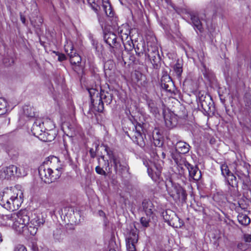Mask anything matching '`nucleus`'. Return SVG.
Segmentation results:
<instances>
[{
  "instance_id": "6",
  "label": "nucleus",
  "mask_w": 251,
  "mask_h": 251,
  "mask_svg": "<svg viewBox=\"0 0 251 251\" xmlns=\"http://www.w3.org/2000/svg\"><path fill=\"white\" fill-rule=\"evenodd\" d=\"M39 175L41 179L46 183H50L59 178L58 174H55L48 166L43 163L39 167Z\"/></svg>"
},
{
  "instance_id": "49",
  "label": "nucleus",
  "mask_w": 251,
  "mask_h": 251,
  "mask_svg": "<svg viewBox=\"0 0 251 251\" xmlns=\"http://www.w3.org/2000/svg\"><path fill=\"white\" fill-rule=\"evenodd\" d=\"M21 20L22 21V22L24 24H25V17L23 16H21Z\"/></svg>"
},
{
  "instance_id": "44",
  "label": "nucleus",
  "mask_w": 251,
  "mask_h": 251,
  "mask_svg": "<svg viewBox=\"0 0 251 251\" xmlns=\"http://www.w3.org/2000/svg\"><path fill=\"white\" fill-rule=\"evenodd\" d=\"M246 109L247 112L250 115L251 114V102H247L246 104Z\"/></svg>"
},
{
  "instance_id": "5",
  "label": "nucleus",
  "mask_w": 251,
  "mask_h": 251,
  "mask_svg": "<svg viewBox=\"0 0 251 251\" xmlns=\"http://www.w3.org/2000/svg\"><path fill=\"white\" fill-rule=\"evenodd\" d=\"M168 194L174 199H179L185 201L187 198L185 190L179 184L169 181L166 184Z\"/></svg>"
},
{
  "instance_id": "15",
  "label": "nucleus",
  "mask_w": 251,
  "mask_h": 251,
  "mask_svg": "<svg viewBox=\"0 0 251 251\" xmlns=\"http://www.w3.org/2000/svg\"><path fill=\"white\" fill-rule=\"evenodd\" d=\"M135 130L133 131L134 135L132 136V139L135 143L140 147L144 148L145 147V142L140 130V129L142 130V128L140 125L135 126Z\"/></svg>"
},
{
  "instance_id": "24",
  "label": "nucleus",
  "mask_w": 251,
  "mask_h": 251,
  "mask_svg": "<svg viewBox=\"0 0 251 251\" xmlns=\"http://www.w3.org/2000/svg\"><path fill=\"white\" fill-rule=\"evenodd\" d=\"M144 46L145 45L143 46V49L141 50L140 52L138 53V55H139L140 53L145 54V56L151 61L152 64H156L157 61L159 60V53H158V55H154V54H151L149 52H147L146 49L145 48Z\"/></svg>"
},
{
  "instance_id": "7",
  "label": "nucleus",
  "mask_w": 251,
  "mask_h": 251,
  "mask_svg": "<svg viewBox=\"0 0 251 251\" xmlns=\"http://www.w3.org/2000/svg\"><path fill=\"white\" fill-rule=\"evenodd\" d=\"M157 158L154 157L153 161L144 160L143 164L147 168L149 176L154 181H156L159 178L161 172V167L157 166L155 162Z\"/></svg>"
},
{
  "instance_id": "11",
  "label": "nucleus",
  "mask_w": 251,
  "mask_h": 251,
  "mask_svg": "<svg viewBox=\"0 0 251 251\" xmlns=\"http://www.w3.org/2000/svg\"><path fill=\"white\" fill-rule=\"evenodd\" d=\"M45 220L40 216L34 215L30 222L26 225L25 230L27 229L31 235H35L38 227L44 224Z\"/></svg>"
},
{
  "instance_id": "19",
  "label": "nucleus",
  "mask_w": 251,
  "mask_h": 251,
  "mask_svg": "<svg viewBox=\"0 0 251 251\" xmlns=\"http://www.w3.org/2000/svg\"><path fill=\"white\" fill-rule=\"evenodd\" d=\"M118 33L121 37V39L124 44V42L126 41L127 43H129L131 41V38L129 37V31L126 28V26L122 25V27L118 29Z\"/></svg>"
},
{
  "instance_id": "26",
  "label": "nucleus",
  "mask_w": 251,
  "mask_h": 251,
  "mask_svg": "<svg viewBox=\"0 0 251 251\" xmlns=\"http://www.w3.org/2000/svg\"><path fill=\"white\" fill-rule=\"evenodd\" d=\"M12 213L9 215H2L0 217V225L2 226H11Z\"/></svg>"
},
{
  "instance_id": "39",
  "label": "nucleus",
  "mask_w": 251,
  "mask_h": 251,
  "mask_svg": "<svg viewBox=\"0 0 251 251\" xmlns=\"http://www.w3.org/2000/svg\"><path fill=\"white\" fill-rule=\"evenodd\" d=\"M88 91H89L90 96L91 98V102L93 103V102H94V100L93 97V96L95 95V94L96 93L97 95H98L99 94L98 91H96L94 89H90L88 90Z\"/></svg>"
},
{
  "instance_id": "16",
  "label": "nucleus",
  "mask_w": 251,
  "mask_h": 251,
  "mask_svg": "<svg viewBox=\"0 0 251 251\" xmlns=\"http://www.w3.org/2000/svg\"><path fill=\"white\" fill-rule=\"evenodd\" d=\"M65 50L67 53H68L70 56V62L72 65H76L80 63L81 58L80 56L73 49V47H70V52H69L66 47H65Z\"/></svg>"
},
{
  "instance_id": "3",
  "label": "nucleus",
  "mask_w": 251,
  "mask_h": 251,
  "mask_svg": "<svg viewBox=\"0 0 251 251\" xmlns=\"http://www.w3.org/2000/svg\"><path fill=\"white\" fill-rule=\"evenodd\" d=\"M11 226L17 232L21 233L25 231L26 225L29 222V217L25 211H20L12 213Z\"/></svg>"
},
{
  "instance_id": "37",
  "label": "nucleus",
  "mask_w": 251,
  "mask_h": 251,
  "mask_svg": "<svg viewBox=\"0 0 251 251\" xmlns=\"http://www.w3.org/2000/svg\"><path fill=\"white\" fill-rule=\"evenodd\" d=\"M96 0H87V2L91 8L96 12H98L99 6L95 2Z\"/></svg>"
},
{
  "instance_id": "13",
  "label": "nucleus",
  "mask_w": 251,
  "mask_h": 251,
  "mask_svg": "<svg viewBox=\"0 0 251 251\" xmlns=\"http://www.w3.org/2000/svg\"><path fill=\"white\" fill-rule=\"evenodd\" d=\"M15 174L19 176L21 174L18 172V168L16 166L10 165L2 168L0 171V178L1 179H8Z\"/></svg>"
},
{
  "instance_id": "43",
  "label": "nucleus",
  "mask_w": 251,
  "mask_h": 251,
  "mask_svg": "<svg viewBox=\"0 0 251 251\" xmlns=\"http://www.w3.org/2000/svg\"><path fill=\"white\" fill-rule=\"evenodd\" d=\"M64 211L65 212L66 211H70L71 212H73V215H75V214H77L78 213L76 212H75L74 209L72 207H66L64 208Z\"/></svg>"
},
{
  "instance_id": "32",
  "label": "nucleus",
  "mask_w": 251,
  "mask_h": 251,
  "mask_svg": "<svg viewBox=\"0 0 251 251\" xmlns=\"http://www.w3.org/2000/svg\"><path fill=\"white\" fill-rule=\"evenodd\" d=\"M143 207L146 214L147 215H151L152 213V204L150 201H143Z\"/></svg>"
},
{
  "instance_id": "50",
  "label": "nucleus",
  "mask_w": 251,
  "mask_h": 251,
  "mask_svg": "<svg viewBox=\"0 0 251 251\" xmlns=\"http://www.w3.org/2000/svg\"><path fill=\"white\" fill-rule=\"evenodd\" d=\"M98 19H99V21L101 25H103V23H104V22H103V21H102V20L100 17H99V16H98Z\"/></svg>"
},
{
  "instance_id": "45",
  "label": "nucleus",
  "mask_w": 251,
  "mask_h": 251,
  "mask_svg": "<svg viewBox=\"0 0 251 251\" xmlns=\"http://www.w3.org/2000/svg\"><path fill=\"white\" fill-rule=\"evenodd\" d=\"M65 215H66V216L67 217H68V218H70L69 221H71V222H74V223H77V221H75V220H74V218H73V215H72V213L69 214L68 212H67V213H66V212H65Z\"/></svg>"
},
{
  "instance_id": "8",
  "label": "nucleus",
  "mask_w": 251,
  "mask_h": 251,
  "mask_svg": "<svg viewBox=\"0 0 251 251\" xmlns=\"http://www.w3.org/2000/svg\"><path fill=\"white\" fill-rule=\"evenodd\" d=\"M44 163L48 166L55 174H58L59 178L63 172V165L57 157L55 156H49Z\"/></svg>"
},
{
  "instance_id": "56",
  "label": "nucleus",
  "mask_w": 251,
  "mask_h": 251,
  "mask_svg": "<svg viewBox=\"0 0 251 251\" xmlns=\"http://www.w3.org/2000/svg\"><path fill=\"white\" fill-rule=\"evenodd\" d=\"M98 147V145H96V148H97Z\"/></svg>"
},
{
  "instance_id": "41",
  "label": "nucleus",
  "mask_w": 251,
  "mask_h": 251,
  "mask_svg": "<svg viewBox=\"0 0 251 251\" xmlns=\"http://www.w3.org/2000/svg\"><path fill=\"white\" fill-rule=\"evenodd\" d=\"M96 172L98 174H100V175H105V171L103 170L102 168H100V166H97L96 167Z\"/></svg>"
},
{
  "instance_id": "17",
  "label": "nucleus",
  "mask_w": 251,
  "mask_h": 251,
  "mask_svg": "<svg viewBox=\"0 0 251 251\" xmlns=\"http://www.w3.org/2000/svg\"><path fill=\"white\" fill-rule=\"evenodd\" d=\"M190 146L187 143L183 141H178L176 145V152L172 153V157L173 158V154H185L187 153L190 150Z\"/></svg>"
},
{
  "instance_id": "12",
  "label": "nucleus",
  "mask_w": 251,
  "mask_h": 251,
  "mask_svg": "<svg viewBox=\"0 0 251 251\" xmlns=\"http://www.w3.org/2000/svg\"><path fill=\"white\" fill-rule=\"evenodd\" d=\"M163 115L165 125L168 128H172L176 125L177 116L173 112L164 111Z\"/></svg>"
},
{
  "instance_id": "23",
  "label": "nucleus",
  "mask_w": 251,
  "mask_h": 251,
  "mask_svg": "<svg viewBox=\"0 0 251 251\" xmlns=\"http://www.w3.org/2000/svg\"><path fill=\"white\" fill-rule=\"evenodd\" d=\"M152 138L153 139V143L155 146L160 147L163 145V142L161 139L162 138V136L160 134L159 130L155 128V129L152 132Z\"/></svg>"
},
{
  "instance_id": "10",
  "label": "nucleus",
  "mask_w": 251,
  "mask_h": 251,
  "mask_svg": "<svg viewBox=\"0 0 251 251\" xmlns=\"http://www.w3.org/2000/svg\"><path fill=\"white\" fill-rule=\"evenodd\" d=\"M163 219L169 225L175 227H180L182 225L181 220L176 215V213L171 210L168 209L162 213Z\"/></svg>"
},
{
  "instance_id": "22",
  "label": "nucleus",
  "mask_w": 251,
  "mask_h": 251,
  "mask_svg": "<svg viewBox=\"0 0 251 251\" xmlns=\"http://www.w3.org/2000/svg\"><path fill=\"white\" fill-rule=\"evenodd\" d=\"M190 17L191 21L195 30L197 32L199 31L200 32H201L202 31V27L199 17L194 14H191Z\"/></svg>"
},
{
  "instance_id": "25",
  "label": "nucleus",
  "mask_w": 251,
  "mask_h": 251,
  "mask_svg": "<svg viewBox=\"0 0 251 251\" xmlns=\"http://www.w3.org/2000/svg\"><path fill=\"white\" fill-rule=\"evenodd\" d=\"M102 8L107 17L109 18L113 17L114 12L113 11L111 6L108 0H103Z\"/></svg>"
},
{
  "instance_id": "9",
  "label": "nucleus",
  "mask_w": 251,
  "mask_h": 251,
  "mask_svg": "<svg viewBox=\"0 0 251 251\" xmlns=\"http://www.w3.org/2000/svg\"><path fill=\"white\" fill-rule=\"evenodd\" d=\"M105 151L109 156L110 161L113 163L116 172L122 173L128 171V165L126 162L121 161L118 157L114 156L108 147L105 146Z\"/></svg>"
},
{
  "instance_id": "20",
  "label": "nucleus",
  "mask_w": 251,
  "mask_h": 251,
  "mask_svg": "<svg viewBox=\"0 0 251 251\" xmlns=\"http://www.w3.org/2000/svg\"><path fill=\"white\" fill-rule=\"evenodd\" d=\"M173 83L170 76L164 75L161 79V85L162 88L167 91H171V87L173 86Z\"/></svg>"
},
{
  "instance_id": "31",
  "label": "nucleus",
  "mask_w": 251,
  "mask_h": 251,
  "mask_svg": "<svg viewBox=\"0 0 251 251\" xmlns=\"http://www.w3.org/2000/svg\"><path fill=\"white\" fill-rule=\"evenodd\" d=\"M237 218L239 223L243 226H247L251 222L250 218L244 214H239Z\"/></svg>"
},
{
  "instance_id": "34",
  "label": "nucleus",
  "mask_w": 251,
  "mask_h": 251,
  "mask_svg": "<svg viewBox=\"0 0 251 251\" xmlns=\"http://www.w3.org/2000/svg\"><path fill=\"white\" fill-rule=\"evenodd\" d=\"M148 49L146 50L147 52H149L151 54H154V55H158V50L157 46L156 44H153V45H149L148 43Z\"/></svg>"
},
{
  "instance_id": "28",
  "label": "nucleus",
  "mask_w": 251,
  "mask_h": 251,
  "mask_svg": "<svg viewBox=\"0 0 251 251\" xmlns=\"http://www.w3.org/2000/svg\"><path fill=\"white\" fill-rule=\"evenodd\" d=\"M146 102L148 106V108L151 113L155 115L158 112V108L154 100L151 99L147 98L146 100Z\"/></svg>"
},
{
  "instance_id": "35",
  "label": "nucleus",
  "mask_w": 251,
  "mask_h": 251,
  "mask_svg": "<svg viewBox=\"0 0 251 251\" xmlns=\"http://www.w3.org/2000/svg\"><path fill=\"white\" fill-rule=\"evenodd\" d=\"M174 71L176 76L179 78L181 76L182 73V65L179 62H177L174 67Z\"/></svg>"
},
{
  "instance_id": "30",
  "label": "nucleus",
  "mask_w": 251,
  "mask_h": 251,
  "mask_svg": "<svg viewBox=\"0 0 251 251\" xmlns=\"http://www.w3.org/2000/svg\"><path fill=\"white\" fill-rule=\"evenodd\" d=\"M229 185L234 187L237 186V180L236 176L231 173L225 177Z\"/></svg>"
},
{
  "instance_id": "47",
  "label": "nucleus",
  "mask_w": 251,
  "mask_h": 251,
  "mask_svg": "<svg viewBox=\"0 0 251 251\" xmlns=\"http://www.w3.org/2000/svg\"><path fill=\"white\" fill-rule=\"evenodd\" d=\"M58 59L59 61H62L66 59V56L63 54L59 53L58 54Z\"/></svg>"
},
{
  "instance_id": "33",
  "label": "nucleus",
  "mask_w": 251,
  "mask_h": 251,
  "mask_svg": "<svg viewBox=\"0 0 251 251\" xmlns=\"http://www.w3.org/2000/svg\"><path fill=\"white\" fill-rule=\"evenodd\" d=\"M7 111V102L5 99L0 98V115L6 113Z\"/></svg>"
},
{
  "instance_id": "2",
  "label": "nucleus",
  "mask_w": 251,
  "mask_h": 251,
  "mask_svg": "<svg viewBox=\"0 0 251 251\" xmlns=\"http://www.w3.org/2000/svg\"><path fill=\"white\" fill-rule=\"evenodd\" d=\"M173 159L178 167L182 169L184 166L187 169L190 178L195 181H198L201 178V171L198 167L194 166L187 162L185 158H182L181 156L176 153L173 154Z\"/></svg>"
},
{
  "instance_id": "40",
  "label": "nucleus",
  "mask_w": 251,
  "mask_h": 251,
  "mask_svg": "<svg viewBox=\"0 0 251 251\" xmlns=\"http://www.w3.org/2000/svg\"><path fill=\"white\" fill-rule=\"evenodd\" d=\"M13 251H27L26 248L23 245H18L14 249Z\"/></svg>"
},
{
  "instance_id": "54",
  "label": "nucleus",
  "mask_w": 251,
  "mask_h": 251,
  "mask_svg": "<svg viewBox=\"0 0 251 251\" xmlns=\"http://www.w3.org/2000/svg\"><path fill=\"white\" fill-rule=\"evenodd\" d=\"M99 212H100V215H102V214H103V211H100Z\"/></svg>"
},
{
  "instance_id": "38",
  "label": "nucleus",
  "mask_w": 251,
  "mask_h": 251,
  "mask_svg": "<svg viewBox=\"0 0 251 251\" xmlns=\"http://www.w3.org/2000/svg\"><path fill=\"white\" fill-rule=\"evenodd\" d=\"M150 222V219L148 217H142L140 219V223L142 226L144 227H148L149 226V223Z\"/></svg>"
},
{
  "instance_id": "55",
  "label": "nucleus",
  "mask_w": 251,
  "mask_h": 251,
  "mask_svg": "<svg viewBox=\"0 0 251 251\" xmlns=\"http://www.w3.org/2000/svg\"><path fill=\"white\" fill-rule=\"evenodd\" d=\"M135 50L136 52H137V50H139V48H137L135 49Z\"/></svg>"
},
{
  "instance_id": "14",
  "label": "nucleus",
  "mask_w": 251,
  "mask_h": 251,
  "mask_svg": "<svg viewBox=\"0 0 251 251\" xmlns=\"http://www.w3.org/2000/svg\"><path fill=\"white\" fill-rule=\"evenodd\" d=\"M138 235L134 231H130L126 238V247L127 251H136L135 244L137 243Z\"/></svg>"
},
{
  "instance_id": "1",
  "label": "nucleus",
  "mask_w": 251,
  "mask_h": 251,
  "mask_svg": "<svg viewBox=\"0 0 251 251\" xmlns=\"http://www.w3.org/2000/svg\"><path fill=\"white\" fill-rule=\"evenodd\" d=\"M22 189V187L20 185L4 189L0 194V205L9 211L18 209L23 202Z\"/></svg>"
},
{
  "instance_id": "46",
  "label": "nucleus",
  "mask_w": 251,
  "mask_h": 251,
  "mask_svg": "<svg viewBox=\"0 0 251 251\" xmlns=\"http://www.w3.org/2000/svg\"><path fill=\"white\" fill-rule=\"evenodd\" d=\"M102 95L99 99V110H102L103 109V102L102 101Z\"/></svg>"
},
{
  "instance_id": "36",
  "label": "nucleus",
  "mask_w": 251,
  "mask_h": 251,
  "mask_svg": "<svg viewBox=\"0 0 251 251\" xmlns=\"http://www.w3.org/2000/svg\"><path fill=\"white\" fill-rule=\"evenodd\" d=\"M220 169L221 174L224 177L231 173L226 164L222 163L221 164Z\"/></svg>"
},
{
  "instance_id": "52",
  "label": "nucleus",
  "mask_w": 251,
  "mask_h": 251,
  "mask_svg": "<svg viewBox=\"0 0 251 251\" xmlns=\"http://www.w3.org/2000/svg\"><path fill=\"white\" fill-rule=\"evenodd\" d=\"M157 152H155V154H156V158H157L158 157V151H157ZM153 154L154 155L155 154V153L153 152Z\"/></svg>"
},
{
  "instance_id": "29",
  "label": "nucleus",
  "mask_w": 251,
  "mask_h": 251,
  "mask_svg": "<svg viewBox=\"0 0 251 251\" xmlns=\"http://www.w3.org/2000/svg\"><path fill=\"white\" fill-rule=\"evenodd\" d=\"M62 129L67 136L73 137L75 135V133L73 132L74 130V128L67 123H65L62 125Z\"/></svg>"
},
{
  "instance_id": "21",
  "label": "nucleus",
  "mask_w": 251,
  "mask_h": 251,
  "mask_svg": "<svg viewBox=\"0 0 251 251\" xmlns=\"http://www.w3.org/2000/svg\"><path fill=\"white\" fill-rule=\"evenodd\" d=\"M190 17L191 21L195 30L197 32L199 31L200 32H201L202 31V27L199 17L194 14H191Z\"/></svg>"
},
{
  "instance_id": "18",
  "label": "nucleus",
  "mask_w": 251,
  "mask_h": 251,
  "mask_svg": "<svg viewBox=\"0 0 251 251\" xmlns=\"http://www.w3.org/2000/svg\"><path fill=\"white\" fill-rule=\"evenodd\" d=\"M103 38L105 43L112 49L117 44L116 35L113 32L105 33Z\"/></svg>"
},
{
  "instance_id": "27",
  "label": "nucleus",
  "mask_w": 251,
  "mask_h": 251,
  "mask_svg": "<svg viewBox=\"0 0 251 251\" xmlns=\"http://www.w3.org/2000/svg\"><path fill=\"white\" fill-rule=\"evenodd\" d=\"M92 44L95 50V53L97 56L100 57L103 51V46L94 40H92Z\"/></svg>"
},
{
  "instance_id": "4",
  "label": "nucleus",
  "mask_w": 251,
  "mask_h": 251,
  "mask_svg": "<svg viewBox=\"0 0 251 251\" xmlns=\"http://www.w3.org/2000/svg\"><path fill=\"white\" fill-rule=\"evenodd\" d=\"M45 130L42 121L41 119H37L33 124L31 130L33 135L39 140L44 142L51 141L54 137L51 136Z\"/></svg>"
},
{
  "instance_id": "48",
  "label": "nucleus",
  "mask_w": 251,
  "mask_h": 251,
  "mask_svg": "<svg viewBox=\"0 0 251 251\" xmlns=\"http://www.w3.org/2000/svg\"><path fill=\"white\" fill-rule=\"evenodd\" d=\"M32 249L33 251H37L38 247L36 245L33 244L32 247Z\"/></svg>"
},
{
  "instance_id": "51",
  "label": "nucleus",
  "mask_w": 251,
  "mask_h": 251,
  "mask_svg": "<svg viewBox=\"0 0 251 251\" xmlns=\"http://www.w3.org/2000/svg\"><path fill=\"white\" fill-rule=\"evenodd\" d=\"M161 153H162V158H165V153L163 152H162Z\"/></svg>"
},
{
  "instance_id": "42",
  "label": "nucleus",
  "mask_w": 251,
  "mask_h": 251,
  "mask_svg": "<svg viewBox=\"0 0 251 251\" xmlns=\"http://www.w3.org/2000/svg\"><path fill=\"white\" fill-rule=\"evenodd\" d=\"M244 240L246 242H251V235L249 234H245L244 235Z\"/></svg>"
},
{
  "instance_id": "53",
  "label": "nucleus",
  "mask_w": 251,
  "mask_h": 251,
  "mask_svg": "<svg viewBox=\"0 0 251 251\" xmlns=\"http://www.w3.org/2000/svg\"><path fill=\"white\" fill-rule=\"evenodd\" d=\"M2 241L1 235L0 233V243Z\"/></svg>"
}]
</instances>
